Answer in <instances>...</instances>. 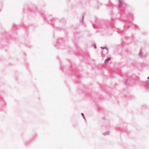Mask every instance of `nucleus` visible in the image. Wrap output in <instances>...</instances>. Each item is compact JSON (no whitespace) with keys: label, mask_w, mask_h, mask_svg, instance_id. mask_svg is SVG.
Masks as SVG:
<instances>
[{"label":"nucleus","mask_w":149,"mask_h":149,"mask_svg":"<svg viewBox=\"0 0 149 149\" xmlns=\"http://www.w3.org/2000/svg\"><path fill=\"white\" fill-rule=\"evenodd\" d=\"M119 1L118 5L120 6H122L124 3V2L122 0H118Z\"/></svg>","instance_id":"nucleus-1"},{"label":"nucleus","mask_w":149,"mask_h":149,"mask_svg":"<svg viewBox=\"0 0 149 149\" xmlns=\"http://www.w3.org/2000/svg\"><path fill=\"white\" fill-rule=\"evenodd\" d=\"M111 59V58H107V59H106L105 60V61H104V63L106 64H107L108 61H109V60H110Z\"/></svg>","instance_id":"nucleus-2"},{"label":"nucleus","mask_w":149,"mask_h":149,"mask_svg":"<svg viewBox=\"0 0 149 149\" xmlns=\"http://www.w3.org/2000/svg\"><path fill=\"white\" fill-rule=\"evenodd\" d=\"M101 48H102V49H106V50H108V49H106L105 48H103V47H101Z\"/></svg>","instance_id":"nucleus-3"},{"label":"nucleus","mask_w":149,"mask_h":149,"mask_svg":"<svg viewBox=\"0 0 149 149\" xmlns=\"http://www.w3.org/2000/svg\"><path fill=\"white\" fill-rule=\"evenodd\" d=\"M84 16L83 15L82 17V18L81 19H84Z\"/></svg>","instance_id":"nucleus-4"},{"label":"nucleus","mask_w":149,"mask_h":149,"mask_svg":"<svg viewBox=\"0 0 149 149\" xmlns=\"http://www.w3.org/2000/svg\"><path fill=\"white\" fill-rule=\"evenodd\" d=\"M148 79H149V77H148Z\"/></svg>","instance_id":"nucleus-5"}]
</instances>
